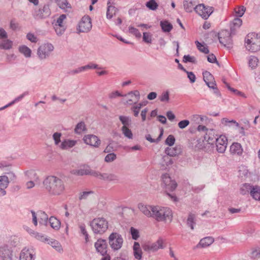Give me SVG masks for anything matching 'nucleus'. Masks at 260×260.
<instances>
[{
    "instance_id": "54",
    "label": "nucleus",
    "mask_w": 260,
    "mask_h": 260,
    "mask_svg": "<svg viewBox=\"0 0 260 260\" xmlns=\"http://www.w3.org/2000/svg\"><path fill=\"white\" fill-rule=\"evenodd\" d=\"M130 233H131V234L132 235V238L134 239V240H137L139 237H140V233H139V231L133 228V227H132L130 229Z\"/></svg>"
},
{
    "instance_id": "40",
    "label": "nucleus",
    "mask_w": 260,
    "mask_h": 260,
    "mask_svg": "<svg viewBox=\"0 0 260 260\" xmlns=\"http://www.w3.org/2000/svg\"><path fill=\"white\" fill-rule=\"evenodd\" d=\"M91 171H90L88 169H81V170H73L71 172V173L74 175L83 176L84 175H91L92 174Z\"/></svg>"
},
{
    "instance_id": "12",
    "label": "nucleus",
    "mask_w": 260,
    "mask_h": 260,
    "mask_svg": "<svg viewBox=\"0 0 260 260\" xmlns=\"http://www.w3.org/2000/svg\"><path fill=\"white\" fill-rule=\"evenodd\" d=\"M53 49L54 47L51 44H45L39 48L38 54L40 58L44 59L48 56Z\"/></svg>"
},
{
    "instance_id": "16",
    "label": "nucleus",
    "mask_w": 260,
    "mask_h": 260,
    "mask_svg": "<svg viewBox=\"0 0 260 260\" xmlns=\"http://www.w3.org/2000/svg\"><path fill=\"white\" fill-rule=\"evenodd\" d=\"M91 175L96 177L100 179L108 181H115L118 180V177L116 175L110 173H103L101 174L94 171L92 172Z\"/></svg>"
},
{
    "instance_id": "11",
    "label": "nucleus",
    "mask_w": 260,
    "mask_h": 260,
    "mask_svg": "<svg viewBox=\"0 0 260 260\" xmlns=\"http://www.w3.org/2000/svg\"><path fill=\"white\" fill-rule=\"evenodd\" d=\"M32 222L35 226L38 224V221L40 224H46L48 220V215L43 211H40L37 213L31 211Z\"/></svg>"
},
{
    "instance_id": "18",
    "label": "nucleus",
    "mask_w": 260,
    "mask_h": 260,
    "mask_svg": "<svg viewBox=\"0 0 260 260\" xmlns=\"http://www.w3.org/2000/svg\"><path fill=\"white\" fill-rule=\"evenodd\" d=\"M126 98V103L129 105L136 104L139 100L140 95L138 90H135L129 92L125 95Z\"/></svg>"
},
{
    "instance_id": "50",
    "label": "nucleus",
    "mask_w": 260,
    "mask_h": 260,
    "mask_svg": "<svg viewBox=\"0 0 260 260\" xmlns=\"http://www.w3.org/2000/svg\"><path fill=\"white\" fill-rule=\"evenodd\" d=\"M181 69L184 71L185 73H186L187 75V77L190 80V82L192 83L195 82L196 80V77L194 74L192 72H188L186 71L184 68L182 67Z\"/></svg>"
},
{
    "instance_id": "61",
    "label": "nucleus",
    "mask_w": 260,
    "mask_h": 260,
    "mask_svg": "<svg viewBox=\"0 0 260 260\" xmlns=\"http://www.w3.org/2000/svg\"><path fill=\"white\" fill-rule=\"evenodd\" d=\"M61 136V133H55L53 135V138L55 144L56 145H58L60 142V137Z\"/></svg>"
},
{
    "instance_id": "39",
    "label": "nucleus",
    "mask_w": 260,
    "mask_h": 260,
    "mask_svg": "<svg viewBox=\"0 0 260 260\" xmlns=\"http://www.w3.org/2000/svg\"><path fill=\"white\" fill-rule=\"evenodd\" d=\"M211 244V238L210 237H205L202 239L199 243V246L202 248H206Z\"/></svg>"
},
{
    "instance_id": "42",
    "label": "nucleus",
    "mask_w": 260,
    "mask_h": 260,
    "mask_svg": "<svg viewBox=\"0 0 260 260\" xmlns=\"http://www.w3.org/2000/svg\"><path fill=\"white\" fill-rule=\"evenodd\" d=\"M246 10L245 7L242 6L238 7L235 9V16L236 18H239L242 17Z\"/></svg>"
},
{
    "instance_id": "20",
    "label": "nucleus",
    "mask_w": 260,
    "mask_h": 260,
    "mask_svg": "<svg viewBox=\"0 0 260 260\" xmlns=\"http://www.w3.org/2000/svg\"><path fill=\"white\" fill-rule=\"evenodd\" d=\"M199 2L198 0H184L183 6L186 12H190L193 10H195V7Z\"/></svg>"
},
{
    "instance_id": "14",
    "label": "nucleus",
    "mask_w": 260,
    "mask_h": 260,
    "mask_svg": "<svg viewBox=\"0 0 260 260\" xmlns=\"http://www.w3.org/2000/svg\"><path fill=\"white\" fill-rule=\"evenodd\" d=\"M228 144V139L225 136L220 135L216 139V150L221 153H223L225 151Z\"/></svg>"
},
{
    "instance_id": "8",
    "label": "nucleus",
    "mask_w": 260,
    "mask_h": 260,
    "mask_svg": "<svg viewBox=\"0 0 260 260\" xmlns=\"http://www.w3.org/2000/svg\"><path fill=\"white\" fill-rule=\"evenodd\" d=\"M166 246V240L159 237L155 242L146 245L144 247V250L148 251L156 252L160 249L165 248Z\"/></svg>"
},
{
    "instance_id": "51",
    "label": "nucleus",
    "mask_w": 260,
    "mask_h": 260,
    "mask_svg": "<svg viewBox=\"0 0 260 260\" xmlns=\"http://www.w3.org/2000/svg\"><path fill=\"white\" fill-rule=\"evenodd\" d=\"M79 229L80 230L81 233L84 236L85 243H87L89 242V237L87 232L85 229V225H80L79 226Z\"/></svg>"
},
{
    "instance_id": "58",
    "label": "nucleus",
    "mask_w": 260,
    "mask_h": 260,
    "mask_svg": "<svg viewBox=\"0 0 260 260\" xmlns=\"http://www.w3.org/2000/svg\"><path fill=\"white\" fill-rule=\"evenodd\" d=\"M183 61L185 62H189L194 63L197 62L196 57L194 56H190L189 55L184 56Z\"/></svg>"
},
{
    "instance_id": "57",
    "label": "nucleus",
    "mask_w": 260,
    "mask_h": 260,
    "mask_svg": "<svg viewBox=\"0 0 260 260\" xmlns=\"http://www.w3.org/2000/svg\"><path fill=\"white\" fill-rule=\"evenodd\" d=\"M215 81H212V89L214 90V94L217 97V101H219L221 99V94L218 89L215 87L216 84L215 83Z\"/></svg>"
},
{
    "instance_id": "43",
    "label": "nucleus",
    "mask_w": 260,
    "mask_h": 260,
    "mask_svg": "<svg viewBox=\"0 0 260 260\" xmlns=\"http://www.w3.org/2000/svg\"><path fill=\"white\" fill-rule=\"evenodd\" d=\"M195 43L197 45L198 49L201 52H203L205 54H207L209 52V50L205 44H202L198 41H196L195 42Z\"/></svg>"
},
{
    "instance_id": "28",
    "label": "nucleus",
    "mask_w": 260,
    "mask_h": 260,
    "mask_svg": "<svg viewBox=\"0 0 260 260\" xmlns=\"http://www.w3.org/2000/svg\"><path fill=\"white\" fill-rule=\"evenodd\" d=\"M133 251L135 257L137 259H141L142 251L138 242H135L133 246Z\"/></svg>"
},
{
    "instance_id": "36",
    "label": "nucleus",
    "mask_w": 260,
    "mask_h": 260,
    "mask_svg": "<svg viewBox=\"0 0 260 260\" xmlns=\"http://www.w3.org/2000/svg\"><path fill=\"white\" fill-rule=\"evenodd\" d=\"M19 51L23 54L25 57H29L31 56V50L25 45H22L19 46L18 48Z\"/></svg>"
},
{
    "instance_id": "32",
    "label": "nucleus",
    "mask_w": 260,
    "mask_h": 260,
    "mask_svg": "<svg viewBox=\"0 0 260 260\" xmlns=\"http://www.w3.org/2000/svg\"><path fill=\"white\" fill-rule=\"evenodd\" d=\"M248 65L252 69H255L258 63L259 60L257 57L251 55L248 59Z\"/></svg>"
},
{
    "instance_id": "60",
    "label": "nucleus",
    "mask_w": 260,
    "mask_h": 260,
    "mask_svg": "<svg viewBox=\"0 0 260 260\" xmlns=\"http://www.w3.org/2000/svg\"><path fill=\"white\" fill-rule=\"evenodd\" d=\"M175 139L173 135H169L166 140V144L170 146L174 144Z\"/></svg>"
},
{
    "instance_id": "21",
    "label": "nucleus",
    "mask_w": 260,
    "mask_h": 260,
    "mask_svg": "<svg viewBox=\"0 0 260 260\" xmlns=\"http://www.w3.org/2000/svg\"><path fill=\"white\" fill-rule=\"evenodd\" d=\"M76 143V140L66 139L61 143L59 147L62 150H67L74 147Z\"/></svg>"
},
{
    "instance_id": "33",
    "label": "nucleus",
    "mask_w": 260,
    "mask_h": 260,
    "mask_svg": "<svg viewBox=\"0 0 260 260\" xmlns=\"http://www.w3.org/2000/svg\"><path fill=\"white\" fill-rule=\"evenodd\" d=\"M48 243L50 244L54 249L58 252H61L62 248L60 244L56 240L54 239H49Z\"/></svg>"
},
{
    "instance_id": "10",
    "label": "nucleus",
    "mask_w": 260,
    "mask_h": 260,
    "mask_svg": "<svg viewBox=\"0 0 260 260\" xmlns=\"http://www.w3.org/2000/svg\"><path fill=\"white\" fill-rule=\"evenodd\" d=\"M67 16L65 14L61 15L54 24V28L58 35H61L64 31L66 27Z\"/></svg>"
},
{
    "instance_id": "31",
    "label": "nucleus",
    "mask_w": 260,
    "mask_h": 260,
    "mask_svg": "<svg viewBox=\"0 0 260 260\" xmlns=\"http://www.w3.org/2000/svg\"><path fill=\"white\" fill-rule=\"evenodd\" d=\"M160 25L164 32H169L173 28V25L167 20L161 21Z\"/></svg>"
},
{
    "instance_id": "34",
    "label": "nucleus",
    "mask_w": 260,
    "mask_h": 260,
    "mask_svg": "<svg viewBox=\"0 0 260 260\" xmlns=\"http://www.w3.org/2000/svg\"><path fill=\"white\" fill-rule=\"evenodd\" d=\"M13 42L10 40H5L0 42V49L9 50L12 48Z\"/></svg>"
},
{
    "instance_id": "25",
    "label": "nucleus",
    "mask_w": 260,
    "mask_h": 260,
    "mask_svg": "<svg viewBox=\"0 0 260 260\" xmlns=\"http://www.w3.org/2000/svg\"><path fill=\"white\" fill-rule=\"evenodd\" d=\"M98 65L93 63H90L87 65L85 66L79 67L73 71H72V73L73 74H78L82 72H84L88 70L93 69H98Z\"/></svg>"
},
{
    "instance_id": "3",
    "label": "nucleus",
    "mask_w": 260,
    "mask_h": 260,
    "mask_svg": "<svg viewBox=\"0 0 260 260\" xmlns=\"http://www.w3.org/2000/svg\"><path fill=\"white\" fill-rule=\"evenodd\" d=\"M90 226L94 233L102 234L108 229V222L104 217H96L91 221Z\"/></svg>"
},
{
    "instance_id": "2",
    "label": "nucleus",
    "mask_w": 260,
    "mask_h": 260,
    "mask_svg": "<svg viewBox=\"0 0 260 260\" xmlns=\"http://www.w3.org/2000/svg\"><path fill=\"white\" fill-rule=\"evenodd\" d=\"M44 188L51 196H59L66 192L64 181L55 175H50L45 178L43 182Z\"/></svg>"
},
{
    "instance_id": "29",
    "label": "nucleus",
    "mask_w": 260,
    "mask_h": 260,
    "mask_svg": "<svg viewBox=\"0 0 260 260\" xmlns=\"http://www.w3.org/2000/svg\"><path fill=\"white\" fill-rule=\"evenodd\" d=\"M242 24V19L240 18H235L233 21L231 23V31L234 32L235 30L239 28Z\"/></svg>"
},
{
    "instance_id": "37",
    "label": "nucleus",
    "mask_w": 260,
    "mask_h": 260,
    "mask_svg": "<svg viewBox=\"0 0 260 260\" xmlns=\"http://www.w3.org/2000/svg\"><path fill=\"white\" fill-rule=\"evenodd\" d=\"M203 80L206 83V85L209 87H211L210 84L211 83V74L210 72L207 71H204L203 72Z\"/></svg>"
},
{
    "instance_id": "22",
    "label": "nucleus",
    "mask_w": 260,
    "mask_h": 260,
    "mask_svg": "<svg viewBox=\"0 0 260 260\" xmlns=\"http://www.w3.org/2000/svg\"><path fill=\"white\" fill-rule=\"evenodd\" d=\"M0 256L4 260H11L12 252L7 247H3L0 248Z\"/></svg>"
},
{
    "instance_id": "5",
    "label": "nucleus",
    "mask_w": 260,
    "mask_h": 260,
    "mask_svg": "<svg viewBox=\"0 0 260 260\" xmlns=\"http://www.w3.org/2000/svg\"><path fill=\"white\" fill-rule=\"evenodd\" d=\"M232 31L230 32L227 29L221 30L218 33L217 38L221 44L228 49L232 48L233 41L232 40Z\"/></svg>"
},
{
    "instance_id": "35",
    "label": "nucleus",
    "mask_w": 260,
    "mask_h": 260,
    "mask_svg": "<svg viewBox=\"0 0 260 260\" xmlns=\"http://www.w3.org/2000/svg\"><path fill=\"white\" fill-rule=\"evenodd\" d=\"M253 186V185L249 183H245L243 184L240 189V193L243 195L248 193L250 194L251 190L252 189Z\"/></svg>"
},
{
    "instance_id": "9",
    "label": "nucleus",
    "mask_w": 260,
    "mask_h": 260,
    "mask_svg": "<svg viewBox=\"0 0 260 260\" xmlns=\"http://www.w3.org/2000/svg\"><path fill=\"white\" fill-rule=\"evenodd\" d=\"M92 28L91 19L87 15L84 16L79 22L77 30L80 32H87Z\"/></svg>"
},
{
    "instance_id": "63",
    "label": "nucleus",
    "mask_w": 260,
    "mask_h": 260,
    "mask_svg": "<svg viewBox=\"0 0 260 260\" xmlns=\"http://www.w3.org/2000/svg\"><path fill=\"white\" fill-rule=\"evenodd\" d=\"M26 38L32 43H37L38 38L32 33H28L26 35Z\"/></svg>"
},
{
    "instance_id": "64",
    "label": "nucleus",
    "mask_w": 260,
    "mask_h": 260,
    "mask_svg": "<svg viewBox=\"0 0 260 260\" xmlns=\"http://www.w3.org/2000/svg\"><path fill=\"white\" fill-rule=\"evenodd\" d=\"M189 124V121L188 120H183L180 121L178 125L180 128L183 129Z\"/></svg>"
},
{
    "instance_id": "62",
    "label": "nucleus",
    "mask_w": 260,
    "mask_h": 260,
    "mask_svg": "<svg viewBox=\"0 0 260 260\" xmlns=\"http://www.w3.org/2000/svg\"><path fill=\"white\" fill-rule=\"evenodd\" d=\"M116 158V156L114 153H109L106 156L105 158V160L106 162H111L115 160Z\"/></svg>"
},
{
    "instance_id": "13",
    "label": "nucleus",
    "mask_w": 260,
    "mask_h": 260,
    "mask_svg": "<svg viewBox=\"0 0 260 260\" xmlns=\"http://www.w3.org/2000/svg\"><path fill=\"white\" fill-rule=\"evenodd\" d=\"M84 142L94 147H99L101 144V140L95 135L88 134L85 135L83 138Z\"/></svg>"
},
{
    "instance_id": "45",
    "label": "nucleus",
    "mask_w": 260,
    "mask_h": 260,
    "mask_svg": "<svg viewBox=\"0 0 260 260\" xmlns=\"http://www.w3.org/2000/svg\"><path fill=\"white\" fill-rule=\"evenodd\" d=\"M86 130L85 124L81 122L78 123L75 128V132L77 134H81Z\"/></svg>"
},
{
    "instance_id": "53",
    "label": "nucleus",
    "mask_w": 260,
    "mask_h": 260,
    "mask_svg": "<svg viewBox=\"0 0 260 260\" xmlns=\"http://www.w3.org/2000/svg\"><path fill=\"white\" fill-rule=\"evenodd\" d=\"M142 106H143V105H142V104L139 103L132 107L131 109H132V111L133 112L134 115L135 117H137L138 116L139 111Z\"/></svg>"
},
{
    "instance_id": "6",
    "label": "nucleus",
    "mask_w": 260,
    "mask_h": 260,
    "mask_svg": "<svg viewBox=\"0 0 260 260\" xmlns=\"http://www.w3.org/2000/svg\"><path fill=\"white\" fill-rule=\"evenodd\" d=\"M108 240L110 247L114 250L120 249L123 243L122 236L116 232H113L110 235Z\"/></svg>"
},
{
    "instance_id": "23",
    "label": "nucleus",
    "mask_w": 260,
    "mask_h": 260,
    "mask_svg": "<svg viewBox=\"0 0 260 260\" xmlns=\"http://www.w3.org/2000/svg\"><path fill=\"white\" fill-rule=\"evenodd\" d=\"M243 148L239 143H233L230 147V152L232 154L241 155L243 153Z\"/></svg>"
},
{
    "instance_id": "46",
    "label": "nucleus",
    "mask_w": 260,
    "mask_h": 260,
    "mask_svg": "<svg viewBox=\"0 0 260 260\" xmlns=\"http://www.w3.org/2000/svg\"><path fill=\"white\" fill-rule=\"evenodd\" d=\"M119 119L123 124V126H128L131 124V119L128 116H120Z\"/></svg>"
},
{
    "instance_id": "48",
    "label": "nucleus",
    "mask_w": 260,
    "mask_h": 260,
    "mask_svg": "<svg viewBox=\"0 0 260 260\" xmlns=\"http://www.w3.org/2000/svg\"><path fill=\"white\" fill-rule=\"evenodd\" d=\"M93 192L92 191H85L81 192L79 194V200L80 201L86 200L90 194H93Z\"/></svg>"
},
{
    "instance_id": "19",
    "label": "nucleus",
    "mask_w": 260,
    "mask_h": 260,
    "mask_svg": "<svg viewBox=\"0 0 260 260\" xmlns=\"http://www.w3.org/2000/svg\"><path fill=\"white\" fill-rule=\"evenodd\" d=\"M94 247L96 250L102 255H104L107 252V243L105 240L98 239L94 244Z\"/></svg>"
},
{
    "instance_id": "4",
    "label": "nucleus",
    "mask_w": 260,
    "mask_h": 260,
    "mask_svg": "<svg viewBox=\"0 0 260 260\" xmlns=\"http://www.w3.org/2000/svg\"><path fill=\"white\" fill-rule=\"evenodd\" d=\"M246 49L252 52L260 50V36L252 34L247 36L245 40Z\"/></svg>"
},
{
    "instance_id": "56",
    "label": "nucleus",
    "mask_w": 260,
    "mask_h": 260,
    "mask_svg": "<svg viewBox=\"0 0 260 260\" xmlns=\"http://www.w3.org/2000/svg\"><path fill=\"white\" fill-rule=\"evenodd\" d=\"M152 36L150 32H143V40L145 43H151Z\"/></svg>"
},
{
    "instance_id": "7",
    "label": "nucleus",
    "mask_w": 260,
    "mask_h": 260,
    "mask_svg": "<svg viewBox=\"0 0 260 260\" xmlns=\"http://www.w3.org/2000/svg\"><path fill=\"white\" fill-rule=\"evenodd\" d=\"M162 185L166 191H173L177 187L175 180L172 179L169 174L165 173L161 176Z\"/></svg>"
},
{
    "instance_id": "55",
    "label": "nucleus",
    "mask_w": 260,
    "mask_h": 260,
    "mask_svg": "<svg viewBox=\"0 0 260 260\" xmlns=\"http://www.w3.org/2000/svg\"><path fill=\"white\" fill-rule=\"evenodd\" d=\"M128 30L129 33L134 35L136 37L140 38L141 37V34L139 30L133 26H129L128 27Z\"/></svg>"
},
{
    "instance_id": "52",
    "label": "nucleus",
    "mask_w": 260,
    "mask_h": 260,
    "mask_svg": "<svg viewBox=\"0 0 260 260\" xmlns=\"http://www.w3.org/2000/svg\"><path fill=\"white\" fill-rule=\"evenodd\" d=\"M221 123L224 125L230 126L231 123L235 124L236 126L238 127L239 124L234 120H229L226 118H223L221 119Z\"/></svg>"
},
{
    "instance_id": "17",
    "label": "nucleus",
    "mask_w": 260,
    "mask_h": 260,
    "mask_svg": "<svg viewBox=\"0 0 260 260\" xmlns=\"http://www.w3.org/2000/svg\"><path fill=\"white\" fill-rule=\"evenodd\" d=\"M35 253L33 249L23 248L19 256V260H34Z\"/></svg>"
},
{
    "instance_id": "30",
    "label": "nucleus",
    "mask_w": 260,
    "mask_h": 260,
    "mask_svg": "<svg viewBox=\"0 0 260 260\" xmlns=\"http://www.w3.org/2000/svg\"><path fill=\"white\" fill-rule=\"evenodd\" d=\"M49 222L51 227L55 230H58L60 228L61 223L60 221L54 216L50 217L49 219Z\"/></svg>"
},
{
    "instance_id": "47",
    "label": "nucleus",
    "mask_w": 260,
    "mask_h": 260,
    "mask_svg": "<svg viewBox=\"0 0 260 260\" xmlns=\"http://www.w3.org/2000/svg\"><path fill=\"white\" fill-rule=\"evenodd\" d=\"M173 164V160L171 157L168 155H165L162 157V161L161 164L164 167H168Z\"/></svg>"
},
{
    "instance_id": "1",
    "label": "nucleus",
    "mask_w": 260,
    "mask_h": 260,
    "mask_svg": "<svg viewBox=\"0 0 260 260\" xmlns=\"http://www.w3.org/2000/svg\"><path fill=\"white\" fill-rule=\"evenodd\" d=\"M138 208L146 216L152 217L157 221L171 220L172 217V210L168 207L140 203L138 205Z\"/></svg>"
},
{
    "instance_id": "41",
    "label": "nucleus",
    "mask_w": 260,
    "mask_h": 260,
    "mask_svg": "<svg viewBox=\"0 0 260 260\" xmlns=\"http://www.w3.org/2000/svg\"><path fill=\"white\" fill-rule=\"evenodd\" d=\"M30 234L34 236L36 239L42 242L48 241L49 239L46 237L44 235L32 231Z\"/></svg>"
},
{
    "instance_id": "49",
    "label": "nucleus",
    "mask_w": 260,
    "mask_h": 260,
    "mask_svg": "<svg viewBox=\"0 0 260 260\" xmlns=\"http://www.w3.org/2000/svg\"><path fill=\"white\" fill-rule=\"evenodd\" d=\"M195 215L193 214H189L187 220V225L190 227L191 229H193V224H194Z\"/></svg>"
},
{
    "instance_id": "27",
    "label": "nucleus",
    "mask_w": 260,
    "mask_h": 260,
    "mask_svg": "<svg viewBox=\"0 0 260 260\" xmlns=\"http://www.w3.org/2000/svg\"><path fill=\"white\" fill-rule=\"evenodd\" d=\"M108 7L107 10V18L111 19L118 11V9L114 6L110 4V3H108Z\"/></svg>"
},
{
    "instance_id": "44",
    "label": "nucleus",
    "mask_w": 260,
    "mask_h": 260,
    "mask_svg": "<svg viewBox=\"0 0 260 260\" xmlns=\"http://www.w3.org/2000/svg\"><path fill=\"white\" fill-rule=\"evenodd\" d=\"M55 2L61 9H65L71 7L70 4L67 0H56Z\"/></svg>"
},
{
    "instance_id": "15",
    "label": "nucleus",
    "mask_w": 260,
    "mask_h": 260,
    "mask_svg": "<svg viewBox=\"0 0 260 260\" xmlns=\"http://www.w3.org/2000/svg\"><path fill=\"white\" fill-rule=\"evenodd\" d=\"M195 11L203 18L207 19L211 14V9L204 4H199L195 7Z\"/></svg>"
},
{
    "instance_id": "26",
    "label": "nucleus",
    "mask_w": 260,
    "mask_h": 260,
    "mask_svg": "<svg viewBox=\"0 0 260 260\" xmlns=\"http://www.w3.org/2000/svg\"><path fill=\"white\" fill-rule=\"evenodd\" d=\"M250 196L255 201H260V186L253 185L251 190Z\"/></svg>"
},
{
    "instance_id": "59",
    "label": "nucleus",
    "mask_w": 260,
    "mask_h": 260,
    "mask_svg": "<svg viewBox=\"0 0 260 260\" xmlns=\"http://www.w3.org/2000/svg\"><path fill=\"white\" fill-rule=\"evenodd\" d=\"M146 6L150 9L154 10L157 9L158 5L154 0H151L147 3Z\"/></svg>"
},
{
    "instance_id": "38",
    "label": "nucleus",
    "mask_w": 260,
    "mask_h": 260,
    "mask_svg": "<svg viewBox=\"0 0 260 260\" xmlns=\"http://www.w3.org/2000/svg\"><path fill=\"white\" fill-rule=\"evenodd\" d=\"M121 131L123 135L129 139H132L133 138V134L132 131L128 127V126H122Z\"/></svg>"
},
{
    "instance_id": "24",
    "label": "nucleus",
    "mask_w": 260,
    "mask_h": 260,
    "mask_svg": "<svg viewBox=\"0 0 260 260\" xmlns=\"http://www.w3.org/2000/svg\"><path fill=\"white\" fill-rule=\"evenodd\" d=\"M8 184V178L6 176H0V192L2 195L6 194L5 189L7 187Z\"/></svg>"
}]
</instances>
